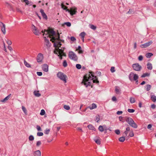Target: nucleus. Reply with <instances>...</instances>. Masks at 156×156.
<instances>
[{
    "instance_id": "nucleus-45",
    "label": "nucleus",
    "mask_w": 156,
    "mask_h": 156,
    "mask_svg": "<svg viewBox=\"0 0 156 156\" xmlns=\"http://www.w3.org/2000/svg\"><path fill=\"white\" fill-rule=\"evenodd\" d=\"M46 31H47V30H44V31H43V30L42 31V33H43V35L44 34H45L46 35H47V37H49V36H48L49 34H47V32H46Z\"/></svg>"
},
{
    "instance_id": "nucleus-60",
    "label": "nucleus",
    "mask_w": 156,
    "mask_h": 156,
    "mask_svg": "<svg viewBox=\"0 0 156 156\" xmlns=\"http://www.w3.org/2000/svg\"><path fill=\"white\" fill-rule=\"evenodd\" d=\"M37 74L39 76H41L42 75V73L41 72H37Z\"/></svg>"
},
{
    "instance_id": "nucleus-52",
    "label": "nucleus",
    "mask_w": 156,
    "mask_h": 156,
    "mask_svg": "<svg viewBox=\"0 0 156 156\" xmlns=\"http://www.w3.org/2000/svg\"><path fill=\"white\" fill-rule=\"evenodd\" d=\"M6 42L7 44L9 45H10L12 43L11 41L10 40H7L6 41Z\"/></svg>"
},
{
    "instance_id": "nucleus-41",
    "label": "nucleus",
    "mask_w": 156,
    "mask_h": 156,
    "mask_svg": "<svg viewBox=\"0 0 156 156\" xmlns=\"http://www.w3.org/2000/svg\"><path fill=\"white\" fill-rule=\"evenodd\" d=\"M49 132H50V129H46L44 130V133L45 134H49Z\"/></svg>"
},
{
    "instance_id": "nucleus-3",
    "label": "nucleus",
    "mask_w": 156,
    "mask_h": 156,
    "mask_svg": "<svg viewBox=\"0 0 156 156\" xmlns=\"http://www.w3.org/2000/svg\"><path fill=\"white\" fill-rule=\"evenodd\" d=\"M126 121L132 127L135 129L137 128L138 127L137 125L131 118L126 117Z\"/></svg>"
},
{
    "instance_id": "nucleus-17",
    "label": "nucleus",
    "mask_w": 156,
    "mask_h": 156,
    "mask_svg": "<svg viewBox=\"0 0 156 156\" xmlns=\"http://www.w3.org/2000/svg\"><path fill=\"white\" fill-rule=\"evenodd\" d=\"M33 32L35 34L37 35H39L41 34V33L39 31L37 28L34 30Z\"/></svg>"
},
{
    "instance_id": "nucleus-30",
    "label": "nucleus",
    "mask_w": 156,
    "mask_h": 156,
    "mask_svg": "<svg viewBox=\"0 0 156 156\" xmlns=\"http://www.w3.org/2000/svg\"><path fill=\"white\" fill-rule=\"evenodd\" d=\"M151 88V86L149 84H147L146 86V90L147 91H149Z\"/></svg>"
},
{
    "instance_id": "nucleus-29",
    "label": "nucleus",
    "mask_w": 156,
    "mask_h": 156,
    "mask_svg": "<svg viewBox=\"0 0 156 156\" xmlns=\"http://www.w3.org/2000/svg\"><path fill=\"white\" fill-rule=\"evenodd\" d=\"M153 55V54H152V53H147L146 54V56L147 58H150Z\"/></svg>"
},
{
    "instance_id": "nucleus-12",
    "label": "nucleus",
    "mask_w": 156,
    "mask_h": 156,
    "mask_svg": "<svg viewBox=\"0 0 156 156\" xmlns=\"http://www.w3.org/2000/svg\"><path fill=\"white\" fill-rule=\"evenodd\" d=\"M48 66L46 64H44L42 66V70L45 72H47L48 71Z\"/></svg>"
},
{
    "instance_id": "nucleus-9",
    "label": "nucleus",
    "mask_w": 156,
    "mask_h": 156,
    "mask_svg": "<svg viewBox=\"0 0 156 156\" xmlns=\"http://www.w3.org/2000/svg\"><path fill=\"white\" fill-rule=\"evenodd\" d=\"M152 43L153 41H151L145 44L140 45V47L141 48H146L150 46Z\"/></svg>"
},
{
    "instance_id": "nucleus-51",
    "label": "nucleus",
    "mask_w": 156,
    "mask_h": 156,
    "mask_svg": "<svg viewBox=\"0 0 156 156\" xmlns=\"http://www.w3.org/2000/svg\"><path fill=\"white\" fill-rule=\"evenodd\" d=\"M64 24L66 25L67 26L69 27L71 26V23L69 22L65 23Z\"/></svg>"
},
{
    "instance_id": "nucleus-50",
    "label": "nucleus",
    "mask_w": 156,
    "mask_h": 156,
    "mask_svg": "<svg viewBox=\"0 0 156 156\" xmlns=\"http://www.w3.org/2000/svg\"><path fill=\"white\" fill-rule=\"evenodd\" d=\"M115 67H112L110 69L112 73H114L115 72Z\"/></svg>"
},
{
    "instance_id": "nucleus-19",
    "label": "nucleus",
    "mask_w": 156,
    "mask_h": 156,
    "mask_svg": "<svg viewBox=\"0 0 156 156\" xmlns=\"http://www.w3.org/2000/svg\"><path fill=\"white\" fill-rule=\"evenodd\" d=\"M1 24H2L3 27L2 28L1 30L2 31V32L4 34H5L6 31H5V25L3 23H2L0 22V23Z\"/></svg>"
},
{
    "instance_id": "nucleus-11",
    "label": "nucleus",
    "mask_w": 156,
    "mask_h": 156,
    "mask_svg": "<svg viewBox=\"0 0 156 156\" xmlns=\"http://www.w3.org/2000/svg\"><path fill=\"white\" fill-rule=\"evenodd\" d=\"M33 156H41V152L39 150L34 151L33 153Z\"/></svg>"
},
{
    "instance_id": "nucleus-47",
    "label": "nucleus",
    "mask_w": 156,
    "mask_h": 156,
    "mask_svg": "<svg viewBox=\"0 0 156 156\" xmlns=\"http://www.w3.org/2000/svg\"><path fill=\"white\" fill-rule=\"evenodd\" d=\"M76 68L78 69H80L81 68V66L80 64H77L76 65Z\"/></svg>"
},
{
    "instance_id": "nucleus-46",
    "label": "nucleus",
    "mask_w": 156,
    "mask_h": 156,
    "mask_svg": "<svg viewBox=\"0 0 156 156\" xmlns=\"http://www.w3.org/2000/svg\"><path fill=\"white\" fill-rule=\"evenodd\" d=\"M36 128H37V130L38 131H42V129H41V127H40V126H39L38 125H37L36 126Z\"/></svg>"
},
{
    "instance_id": "nucleus-44",
    "label": "nucleus",
    "mask_w": 156,
    "mask_h": 156,
    "mask_svg": "<svg viewBox=\"0 0 156 156\" xmlns=\"http://www.w3.org/2000/svg\"><path fill=\"white\" fill-rule=\"evenodd\" d=\"M45 111L43 109H42L41 111V112L40 113V114L41 115H44L45 114Z\"/></svg>"
},
{
    "instance_id": "nucleus-27",
    "label": "nucleus",
    "mask_w": 156,
    "mask_h": 156,
    "mask_svg": "<svg viewBox=\"0 0 156 156\" xmlns=\"http://www.w3.org/2000/svg\"><path fill=\"white\" fill-rule=\"evenodd\" d=\"M90 27V28L94 30H95L96 29V27L92 24H90L89 25Z\"/></svg>"
},
{
    "instance_id": "nucleus-7",
    "label": "nucleus",
    "mask_w": 156,
    "mask_h": 156,
    "mask_svg": "<svg viewBox=\"0 0 156 156\" xmlns=\"http://www.w3.org/2000/svg\"><path fill=\"white\" fill-rule=\"evenodd\" d=\"M132 67L134 70L136 71H140L141 69V66L138 63L133 64Z\"/></svg>"
},
{
    "instance_id": "nucleus-56",
    "label": "nucleus",
    "mask_w": 156,
    "mask_h": 156,
    "mask_svg": "<svg viewBox=\"0 0 156 156\" xmlns=\"http://www.w3.org/2000/svg\"><path fill=\"white\" fill-rule=\"evenodd\" d=\"M143 59V57L142 55H140L139 56L138 59L139 61H142Z\"/></svg>"
},
{
    "instance_id": "nucleus-20",
    "label": "nucleus",
    "mask_w": 156,
    "mask_h": 156,
    "mask_svg": "<svg viewBox=\"0 0 156 156\" xmlns=\"http://www.w3.org/2000/svg\"><path fill=\"white\" fill-rule=\"evenodd\" d=\"M78 50L79 51L78 53L79 54H82L83 52V51L82 50L80 46H79L78 48L76 49V51Z\"/></svg>"
},
{
    "instance_id": "nucleus-59",
    "label": "nucleus",
    "mask_w": 156,
    "mask_h": 156,
    "mask_svg": "<svg viewBox=\"0 0 156 156\" xmlns=\"http://www.w3.org/2000/svg\"><path fill=\"white\" fill-rule=\"evenodd\" d=\"M70 39H71V41H76V38L73 37H71L70 38Z\"/></svg>"
},
{
    "instance_id": "nucleus-54",
    "label": "nucleus",
    "mask_w": 156,
    "mask_h": 156,
    "mask_svg": "<svg viewBox=\"0 0 156 156\" xmlns=\"http://www.w3.org/2000/svg\"><path fill=\"white\" fill-rule=\"evenodd\" d=\"M115 133L117 135H119L120 134V132L119 130L116 129L115 130Z\"/></svg>"
},
{
    "instance_id": "nucleus-42",
    "label": "nucleus",
    "mask_w": 156,
    "mask_h": 156,
    "mask_svg": "<svg viewBox=\"0 0 156 156\" xmlns=\"http://www.w3.org/2000/svg\"><path fill=\"white\" fill-rule=\"evenodd\" d=\"M115 91L116 94H119L120 93V90L117 87L115 88Z\"/></svg>"
},
{
    "instance_id": "nucleus-63",
    "label": "nucleus",
    "mask_w": 156,
    "mask_h": 156,
    "mask_svg": "<svg viewBox=\"0 0 156 156\" xmlns=\"http://www.w3.org/2000/svg\"><path fill=\"white\" fill-rule=\"evenodd\" d=\"M16 11L17 12H20L21 13H22V11H21L20 9L19 8H17L16 9Z\"/></svg>"
},
{
    "instance_id": "nucleus-37",
    "label": "nucleus",
    "mask_w": 156,
    "mask_h": 156,
    "mask_svg": "<svg viewBox=\"0 0 156 156\" xmlns=\"http://www.w3.org/2000/svg\"><path fill=\"white\" fill-rule=\"evenodd\" d=\"M61 7L64 10H66L67 11V7L65 6V5H63V4H62L61 5Z\"/></svg>"
},
{
    "instance_id": "nucleus-64",
    "label": "nucleus",
    "mask_w": 156,
    "mask_h": 156,
    "mask_svg": "<svg viewBox=\"0 0 156 156\" xmlns=\"http://www.w3.org/2000/svg\"><path fill=\"white\" fill-rule=\"evenodd\" d=\"M137 47V44L136 42H135L134 44V48L136 49Z\"/></svg>"
},
{
    "instance_id": "nucleus-43",
    "label": "nucleus",
    "mask_w": 156,
    "mask_h": 156,
    "mask_svg": "<svg viewBox=\"0 0 156 156\" xmlns=\"http://www.w3.org/2000/svg\"><path fill=\"white\" fill-rule=\"evenodd\" d=\"M22 2H24L27 5H28L30 4V2L27 0H21Z\"/></svg>"
},
{
    "instance_id": "nucleus-25",
    "label": "nucleus",
    "mask_w": 156,
    "mask_h": 156,
    "mask_svg": "<svg viewBox=\"0 0 156 156\" xmlns=\"http://www.w3.org/2000/svg\"><path fill=\"white\" fill-rule=\"evenodd\" d=\"M151 99L154 102H155L156 101V96L154 95H151Z\"/></svg>"
},
{
    "instance_id": "nucleus-24",
    "label": "nucleus",
    "mask_w": 156,
    "mask_h": 156,
    "mask_svg": "<svg viewBox=\"0 0 156 156\" xmlns=\"http://www.w3.org/2000/svg\"><path fill=\"white\" fill-rule=\"evenodd\" d=\"M147 68L148 69L151 70L152 69V65L151 63L148 62L147 64Z\"/></svg>"
},
{
    "instance_id": "nucleus-18",
    "label": "nucleus",
    "mask_w": 156,
    "mask_h": 156,
    "mask_svg": "<svg viewBox=\"0 0 156 156\" xmlns=\"http://www.w3.org/2000/svg\"><path fill=\"white\" fill-rule=\"evenodd\" d=\"M97 107L96 105L94 104H92L91 106L88 107V108H89L90 109L92 110L93 109L96 108Z\"/></svg>"
},
{
    "instance_id": "nucleus-32",
    "label": "nucleus",
    "mask_w": 156,
    "mask_h": 156,
    "mask_svg": "<svg viewBox=\"0 0 156 156\" xmlns=\"http://www.w3.org/2000/svg\"><path fill=\"white\" fill-rule=\"evenodd\" d=\"M125 140V137L124 136H122L120 137L119 139V140L121 142H123Z\"/></svg>"
},
{
    "instance_id": "nucleus-21",
    "label": "nucleus",
    "mask_w": 156,
    "mask_h": 156,
    "mask_svg": "<svg viewBox=\"0 0 156 156\" xmlns=\"http://www.w3.org/2000/svg\"><path fill=\"white\" fill-rule=\"evenodd\" d=\"M87 127L89 129L92 130L94 131H95L96 130L95 128L92 125H89L87 126Z\"/></svg>"
},
{
    "instance_id": "nucleus-57",
    "label": "nucleus",
    "mask_w": 156,
    "mask_h": 156,
    "mask_svg": "<svg viewBox=\"0 0 156 156\" xmlns=\"http://www.w3.org/2000/svg\"><path fill=\"white\" fill-rule=\"evenodd\" d=\"M112 100L113 101H117V99L115 96H113L112 97Z\"/></svg>"
},
{
    "instance_id": "nucleus-58",
    "label": "nucleus",
    "mask_w": 156,
    "mask_h": 156,
    "mask_svg": "<svg viewBox=\"0 0 156 156\" xmlns=\"http://www.w3.org/2000/svg\"><path fill=\"white\" fill-rule=\"evenodd\" d=\"M100 120V117L99 115H98L96 117V121H97V122H98V121Z\"/></svg>"
},
{
    "instance_id": "nucleus-62",
    "label": "nucleus",
    "mask_w": 156,
    "mask_h": 156,
    "mask_svg": "<svg viewBox=\"0 0 156 156\" xmlns=\"http://www.w3.org/2000/svg\"><path fill=\"white\" fill-rule=\"evenodd\" d=\"M133 12V11H132V10L130 9H129V11L127 12V13L130 14L132 13Z\"/></svg>"
},
{
    "instance_id": "nucleus-8",
    "label": "nucleus",
    "mask_w": 156,
    "mask_h": 156,
    "mask_svg": "<svg viewBox=\"0 0 156 156\" xmlns=\"http://www.w3.org/2000/svg\"><path fill=\"white\" fill-rule=\"evenodd\" d=\"M76 9L75 8L72 7L70 9V10L69 9H67V11L68 12L70 13V15L72 16L73 15L75 14L76 12Z\"/></svg>"
},
{
    "instance_id": "nucleus-22",
    "label": "nucleus",
    "mask_w": 156,
    "mask_h": 156,
    "mask_svg": "<svg viewBox=\"0 0 156 156\" xmlns=\"http://www.w3.org/2000/svg\"><path fill=\"white\" fill-rule=\"evenodd\" d=\"M95 143L98 145H100L101 144V141L99 137H98V139H94V140Z\"/></svg>"
},
{
    "instance_id": "nucleus-6",
    "label": "nucleus",
    "mask_w": 156,
    "mask_h": 156,
    "mask_svg": "<svg viewBox=\"0 0 156 156\" xmlns=\"http://www.w3.org/2000/svg\"><path fill=\"white\" fill-rule=\"evenodd\" d=\"M138 78V76L133 72H131L129 75V78L130 80L131 81L136 80Z\"/></svg>"
},
{
    "instance_id": "nucleus-49",
    "label": "nucleus",
    "mask_w": 156,
    "mask_h": 156,
    "mask_svg": "<svg viewBox=\"0 0 156 156\" xmlns=\"http://www.w3.org/2000/svg\"><path fill=\"white\" fill-rule=\"evenodd\" d=\"M63 66L64 67H66L67 65V64L66 60L64 61L63 63Z\"/></svg>"
},
{
    "instance_id": "nucleus-61",
    "label": "nucleus",
    "mask_w": 156,
    "mask_h": 156,
    "mask_svg": "<svg viewBox=\"0 0 156 156\" xmlns=\"http://www.w3.org/2000/svg\"><path fill=\"white\" fill-rule=\"evenodd\" d=\"M122 113V111H118L117 112V114L118 115H120Z\"/></svg>"
},
{
    "instance_id": "nucleus-23",
    "label": "nucleus",
    "mask_w": 156,
    "mask_h": 156,
    "mask_svg": "<svg viewBox=\"0 0 156 156\" xmlns=\"http://www.w3.org/2000/svg\"><path fill=\"white\" fill-rule=\"evenodd\" d=\"M34 93L35 96L36 97H39L41 95V94L39 93V91H35Z\"/></svg>"
},
{
    "instance_id": "nucleus-10",
    "label": "nucleus",
    "mask_w": 156,
    "mask_h": 156,
    "mask_svg": "<svg viewBox=\"0 0 156 156\" xmlns=\"http://www.w3.org/2000/svg\"><path fill=\"white\" fill-rule=\"evenodd\" d=\"M43 55L41 53H40L38 54L37 56V62H42L43 59Z\"/></svg>"
},
{
    "instance_id": "nucleus-1",
    "label": "nucleus",
    "mask_w": 156,
    "mask_h": 156,
    "mask_svg": "<svg viewBox=\"0 0 156 156\" xmlns=\"http://www.w3.org/2000/svg\"><path fill=\"white\" fill-rule=\"evenodd\" d=\"M47 34H49L48 36L50 38H51L50 41L54 43V46L55 48V50L54 51V53L58 55L59 58L62 59V56H66V55L63 53V50L62 49H59L60 47L61 44L60 41L63 42H64L63 40H60L59 39V34L58 33L56 34L54 30L52 29H49L47 31H46Z\"/></svg>"
},
{
    "instance_id": "nucleus-40",
    "label": "nucleus",
    "mask_w": 156,
    "mask_h": 156,
    "mask_svg": "<svg viewBox=\"0 0 156 156\" xmlns=\"http://www.w3.org/2000/svg\"><path fill=\"white\" fill-rule=\"evenodd\" d=\"M43 133L41 132H38L37 133V136H43Z\"/></svg>"
},
{
    "instance_id": "nucleus-35",
    "label": "nucleus",
    "mask_w": 156,
    "mask_h": 156,
    "mask_svg": "<svg viewBox=\"0 0 156 156\" xmlns=\"http://www.w3.org/2000/svg\"><path fill=\"white\" fill-rule=\"evenodd\" d=\"M22 108L24 113L26 114H27V111L26 108L24 106H22Z\"/></svg>"
},
{
    "instance_id": "nucleus-34",
    "label": "nucleus",
    "mask_w": 156,
    "mask_h": 156,
    "mask_svg": "<svg viewBox=\"0 0 156 156\" xmlns=\"http://www.w3.org/2000/svg\"><path fill=\"white\" fill-rule=\"evenodd\" d=\"M24 63L25 66L27 67H30V65L25 60L24 61Z\"/></svg>"
},
{
    "instance_id": "nucleus-36",
    "label": "nucleus",
    "mask_w": 156,
    "mask_h": 156,
    "mask_svg": "<svg viewBox=\"0 0 156 156\" xmlns=\"http://www.w3.org/2000/svg\"><path fill=\"white\" fill-rule=\"evenodd\" d=\"M130 102L131 103H134L135 101V99L134 98L131 97L130 99Z\"/></svg>"
},
{
    "instance_id": "nucleus-16",
    "label": "nucleus",
    "mask_w": 156,
    "mask_h": 156,
    "mask_svg": "<svg viewBox=\"0 0 156 156\" xmlns=\"http://www.w3.org/2000/svg\"><path fill=\"white\" fill-rule=\"evenodd\" d=\"M130 128L129 127H127L126 129V131L123 133V135L124 136H126L128 134V132L130 131Z\"/></svg>"
},
{
    "instance_id": "nucleus-38",
    "label": "nucleus",
    "mask_w": 156,
    "mask_h": 156,
    "mask_svg": "<svg viewBox=\"0 0 156 156\" xmlns=\"http://www.w3.org/2000/svg\"><path fill=\"white\" fill-rule=\"evenodd\" d=\"M64 108L66 110H69L70 109V107L69 106L66 105H64Z\"/></svg>"
},
{
    "instance_id": "nucleus-33",
    "label": "nucleus",
    "mask_w": 156,
    "mask_h": 156,
    "mask_svg": "<svg viewBox=\"0 0 156 156\" xmlns=\"http://www.w3.org/2000/svg\"><path fill=\"white\" fill-rule=\"evenodd\" d=\"M29 140L30 141H33L34 140V137L33 135H31L29 137Z\"/></svg>"
},
{
    "instance_id": "nucleus-4",
    "label": "nucleus",
    "mask_w": 156,
    "mask_h": 156,
    "mask_svg": "<svg viewBox=\"0 0 156 156\" xmlns=\"http://www.w3.org/2000/svg\"><path fill=\"white\" fill-rule=\"evenodd\" d=\"M58 77L62 80L64 83L67 82V76L61 72H58L57 74Z\"/></svg>"
},
{
    "instance_id": "nucleus-26",
    "label": "nucleus",
    "mask_w": 156,
    "mask_h": 156,
    "mask_svg": "<svg viewBox=\"0 0 156 156\" xmlns=\"http://www.w3.org/2000/svg\"><path fill=\"white\" fill-rule=\"evenodd\" d=\"M98 130L101 132H103L104 131V125L102 126H100L98 127Z\"/></svg>"
},
{
    "instance_id": "nucleus-28",
    "label": "nucleus",
    "mask_w": 156,
    "mask_h": 156,
    "mask_svg": "<svg viewBox=\"0 0 156 156\" xmlns=\"http://www.w3.org/2000/svg\"><path fill=\"white\" fill-rule=\"evenodd\" d=\"M150 75V73H144L143 75H142L141 77H144L146 76H148Z\"/></svg>"
},
{
    "instance_id": "nucleus-53",
    "label": "nucleus",
    "mask_w": 156,
    "mask_h": 156,
    "mask_svg": "<svg viewBox=\"0 0 156 156\" xmlns=\"http://www.w3.org/2000/svg\"><path fill=\"white\" fill-rule=\"evenodd\" d=\"M41 144V142L40 141H38L37 142L36 145L38 147L40 146Z\"/></svg>"
},
{
    "instance_id": "nucleus-2",
    "label": "nucleus",
    "mask_w": 156,
    "mask_h": 156,
    "mask_svg": "<svg viewBox=\"0 0 156 156\" xmlns=\"http://www.w3.org/2000/svg\"><path fill=\"white\" fill-rule=\"evenodd\" d=\"M89 73V74H86L84 76L82 82V83H83L86 87L90 85V83L89 82H88L89 80H92L94 83H99L97 77L94 75V73L91 72H90Z\"/></svg>"
},
{
    "instance_id": "nucleus-55",
    "label": "nucleus",
    "mask_w": 156,
    "mask_h": 156,
    "mask_svg": "<svg viewBox=\"0 0 156 156\" xmlns=\"http://www.w3.org/2000/svg\"><path fill=\"white\" fill-rule=\"evenodd\" d=\"M37 28L34 25L32 24V29L33 31Z\"/></svg>"
},
{
    "instance_id": "nucleus-31",
    "label": "nucleus",
    "mask_w": 156,
    "mask_h": 156,
    "mask_svg": "<svg viewBox=\"0 0 156 156\" xmlns=\"http://www.w3.org/2000/svg\"><path fill=\"white\" fill-rule=\"evenodd\" d=\"M129 135L131 137H133L134 136L133 130L132 129L131 130Z\"/></svg>"
},
{
    "instance_id": "nucleus-5",
    "label": "nucleus",
    "mask_w": 156,
    "mask_h": 156,
    "mask_svg": "<svg viewBox=\"0 0 156 156\" xmlns=\"http://www.w3.org/2000/svg\"><path fill=\"white\" fill-rule=\"evenodd\" d=\"M68 56L71 60L76 61L78 59V57L76 55L73 51H70L69 52Z\"/></svg>"
},
{
    "instance_id": "nucleus-15",
    "label": "nucleus",
    "mask_w": 156,
    "mask_h": 156,
    "mask_svg": "<svg viewBox=\"0 0 156 156\" xmlns=\"http://www.w3.org/2000/svg\"><path fill=\"white\" fill-rule=\"evenodd\" d=\"M40 12L43 18L46 20L47 19V17L46 14L44 12V10L42 9H41Z\"/></svg>"
},
{
    "instance_id": "nucleus-13",
    "label": "nucleus",
    "mask_w": 156,
    "mask_h": 156,
    "mask_svg": "<svg viewBox=\"0 0 156 156\" xmlns=\"http://www.w3.org/2000/svg\"><path fill=\"white\" fill-rule=\"evenodd\" d=\"M45 38V44L47 46V48H49L51 46V43L47 39L46 37H44Z\"/></svg>"
},
{
    "instance_id": "nucleus-39",
    "label": "nucleus",
    "mask_w": 156,
    "mask_h": 156,
    "mask_svg": "<svg viewBox=\"0 0 156 156\" xmlns=\"http://www.w3.org/2000/svg\"><path fill=\"white\" fill-rule=\"evenodd\" d=\"M86 34L85 32H82L80 34V36H81L82 38L84 37Z\"/></svg>"
},
{
    "instance_id": "nucleus-48",
    "label": "nucleus",
    "mask_w": 156,
    "mask_h": 156,
    "mask_svg": "<svg viewBox=\"0 0 156 156\" xmlns=\"http://www.w3.org/2000/svg\"><path fill=\"white\" fill-rule=\"evenodd\" d=\"M128 111L129 113H133L134 112L135 110L133 109H128Z\"/></svg>"
},
{
    "instance_id": "nucleus-14",
    "label": "nucleus",
    "mask_w": 156,
    "mask_h": 156,
    "mask_svg": "<svg viewBox=\"0 0 156 156\" xmlns=\"http://www.w3.org/2000/svg\"><path fill=\"white\" fill-rule=\"evenodd\" d=\"M11 94H10L9 95L6 97L5 98H4L2 100L0 101V102L2 103H5L9 99V98L10 96H11Z\"/></svg>"
}]
</instances>
